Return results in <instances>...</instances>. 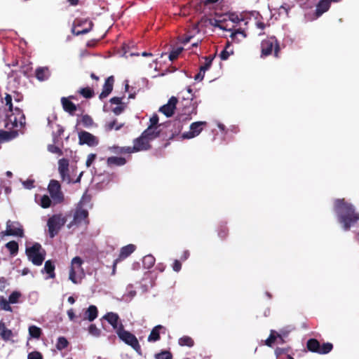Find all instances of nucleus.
Segmentation results:
<instances>
[{
    "label": "nucleus",
    "mask_w": 359,
    "mask_h": 359,
    "mask_svg": "<svg viewBox=\"0 0 359 359\" xmlns=\"http://www.w3.org/2000/svg\"><path fill=\"white\" fill-rule=\"evenodd\" d=\"M126 107V104H120L112 109V111L115 115H119L125 110Z\"/></svg>",
    "instance_id": "nucleus-52"
},
{
    "label": "nucleus",
    "mask_w": 359,
    "mask_h": 359,
    "mask_svg": "<svg viewBox=\"0 0 359 359\" xmlns=\"http://www.w3.org/2000/svg\"><path fill=\"white\" fill-rule=\"evenodd\" d=\"M177 102V98L172 96L169 99L167 104L160 107L159 111L163 113L167 117H170L174 114Z\"/></svg>",
    "instance_id": "nucleus-17"
},
{
    "label": "nucleus",
    "mask_w": 359,
    "mask_h": 359,
    "mask_svg": "<svg viewBox=\"0 0 359 359\" xmlns=\"http://www.w3.org/2000/svg\"><path fill=\"white\" fill-rule=\"evenodd\" d=\"M2 236H15L19 237H23L24 231L22 226L19 222H11L8 220L6 222V229L4 231H1Z\"/></svg>",
    "instance_id": "nucleus-12"
},
{
    "label": "nucleus",
    "mask_w": 359,
    "mask_h": 359,
    "mask_svg": "<svg viewBox=\"0 0 359 359\" xmlns=\"http://www.w3.org/2000/svg\"><path fill=\"white\" fill-rule=\"evenodd\" d=\"M5 104L8 107V111L11 112V114H8L7 116L9 117L11 121L13 123V125L18 126L19 123L20 126L25 125V116L23 114L22 111L18 107H15L13 110V104H12V97L11 95L6 93L4 97Z\"/></svg>",
    "instance_id": "nucleus-3"
},
{
    "label": "nucleus",
    "mask_w": 359,
    "mask_h": 359,
    "mask_svg": "<svg viewBox=\"0 0 359 359\" xmlns=\"http://www.w3.org/2000/svg\"><path fill=\"white\" fill-rule=\"evenodd\" d=\"M66 219L62 215H54L50 217L47 222L48 233L50 238L55 237L60 228L65 225Z\"/></svg>",
    "instance_id": "nucleus-8"
},
{
    "label": "nucleus",
    "mask_w": 359,
    "mask_h": 359,
    "mask_svg": "<svg viewBox=\"0 0 359 359\" xmlns=\"http://www.w3.org/2000/svg\"><path fill=\"white\" fill-rule=\"evenodd\" d=\"M217 234L218 236L222 240L225 239L228 236L229 229L226 224H221L219 226L217 229Z\"/></svg>",
    "instance_id": "nucleus-38"
},
{
    "label": "nucleus",
    "mask_w": 359,
    "mask_h": 359,
    "mask_svg": "<svg viewBox=\"0 0 359 359\" xmlns=\"http://www.w3.org/2000/svg\"><path fill=\"white\" fill-rule=\"evenodd\" d=\"M155 257L151 255H147L143 257L142 264L144 268L150 269L155 264Z\"/></svg>",
    "instance_id": "nucleus-33"
},
{
    "label": "nucleus",
    "mask_w": 359,
    "mask_h": 359,
    "mask_svg": "<svg viewBox=\"0 0 359 359\" xmlns=\"http://www.w3.org/2000/svg\"><path fill=\"white\" fill-rule=\"evenodd\" d=\"M215 55L204 57L205 63L200 67L201 72H206L210 67Z\"/></svg>",
    "instance_id": "nucleus-36"
},
{
    "label": "nucleus",
    "mask_w": 359,
    "mask_h": 359,
    "mask_svg": "<svg viewBox=\"0 0 359 359\" xmlns=\"http://www.w3.org/2000/svg\"><path fill=\"white\" fill-rule=\"evenodd\" d=\"M33 182H34L33 181L27 180L24 184L27 189H31L34 187Z\"/></svg>",
    "instance_id": "nucleus-64"
},
{
    "label": "nucleus",
    "mask_w": 359,
    "mask_h": 359,
    "mask_svg": "<svg viewBox=\"0 0 359 359\" xmlns=\"http://www.w3.org/2000/svg\"><path fill=\"white\" fill-rule=\"evenodd\" d=\"M237 34H241L243 37H246V34L245 31L241 28L236 29L235 31L232 32L231 34V37L234 38Z\"/></svg>",
    "instance_id": "nucleus-58"
},
{
    "label": "nucleus",
    "mask_w": 359,
    "mask_h": 359,
    "mask_svg": "<svg viewBox=\"0 0 359 359\" xmlns=\"http://www.w3.org/2000/svg\"><path fill=\"white\" fill-rule=\"evenodd\" d=\"M88 332L90 334L98 337L100 334V330L95 324H91L88 327Z\"/></svg>",
    "instance_id": "nucleus-51"
},
{
    "label": "nucleus",
    "mask_w": 359,
    "mask_h": 359,
    "mask_svg": "<svg viewBox=\"0 0 359 359\" xmlns=\"http://www.w3.org/2000/svg\"><path fill=\"white\" fill-rule=\"evenodd\" d=\"M280 337V334L275 330H271L269 337L265 341V344L267 346L271 347L275 343L276 340Z\"/></svg>",
    "instance_id": "nucleus-32"
},
{
    "label": "nucleus",
    "mask_w": 359,
    "mask_h": 359,
    "mask_svg": "<svg viewBox=\"0 0 359 359\" xmlns=\"http://www.w3.org/2000/svg\"><path fill=\"white\" fill-rule=\"evenodd\" d=\"M2 308L6 310V311H11V307L10 306L9 304H11L9 302V301H6V299H2Z\"/></svg>",
    "instance_id": "nucleus-61"
},
{
    "label": "nucleus",
    "mask_w": 359,
    "mask_h": 359,
    "mask_svg": "<svg viewBox=\"0 0 359 359\" xmlns=\"http://www.w3.org/2000/svg\"><path fill=\"white\" fill-rule=\"evenodd\" d=\"M58 171L62 180L67 182H71L69 174V160L67 158H61L58 161Z\"/></svg>",
    "instance_id": "nucleus-18"
},
{
    "label": "nucleus",
    "mask_w": 359,
    "mask_h": 359,
    "mask_svg": "<svg viewBox=\"0 0 359 359\" xmlns=\"http://www.w3.org/2000/svg\"><path fill=\"white\" fill-rule=\"evenodd\" d=\"M114 152L118 154H131L135 153L133 151V147H115Z\"/></svg>",
    "instance_id": "nucleus-43"
},
{
    "label": "nucleus",
    "mask_w": 359,
    "mask_h": 359,
    "mask_svg": "<svg viewBox=\"0 0 359 359\" xmlns=\"http://www.w3.org/2000/svg\"><path fill=\"white\" fill-rule=\"evenodd\" d=\"M48 149L51 153L57 154L59 155L62 154V150L58 147H57L55 145H53V144L48 145Z\"/></svg>",
    "instance_id": "nucleus-53"
},
{
    "label": "nucleus",
    "mask_w": 359,
    "mask_h": 359,
    "mask_svg": "<svg viewBox=\"0 0 359 359\" xmlns=\"http://www.w3.org/2000/svg\"><path fill=\"white\" fill-rule=\"evenodd\" d=\"M61 104L63 109L69 114L73 115L76 111V105L67 97H63L61 98Z\"/></svg>",
    "instance_id": "nucleus-22"
},
{
    "label": "nucleus",
    "mask_w": 359,
    "mask_h": 359,
    "mask_svg": "<svg viewBox=\"0 0 359 359\" xmlns=\"http://www.w3.org/2000/svg\"><path fill=\"white\" fill-rule=\"evenodd\" d=\"M275 355L277 359H286L287 356H292V348L290 346L285 348L277 347L275 349Z\"/></svg>",
    "instance_id": "nucleus-26"
},
{
    "label": "nucleus",
    "mask_w": 359,
    "mask_h": 359,
    "mask_svg": "<svg viewBox=\"0 0 359 359\" xmlns=\"http://www.w3.org/2000/svg\"><path fill=\"white\" fill-rule=\"evenodd\" d=\"M334 210L338 215L339 222L345 231L356 224L359 220V213L355 211L353 205L345 201L344 198L334 201Z\"/></svg>",
    "instance_id": "nucleus-1"
},
{
    "label": "nucleus",
    "mask_w": 359,
    "mask_h": 359,
    "mask_svg": "<svg viewBox=\"0 0 359 359\" xmlns=\"http://www.w3.org/2000/svg\"><path fill=\"white\" fill-rule=\"evenodd\" d=\"M79 143L81 145L87 144L89 147H95L99 143V140L93 134L83 130L79 133Z\"/></svg>",
    "instance_id": "nucleus-15"
},
{
    "label": "nucleus",
    "mask_w": 359,
    "mask_h": 359,
    "mask_svg": "<svg viewBox=\"0 0 359 359\" xmlns=\"http://www.w3.org/2000/svg\"><path fill=\"white\" fill-rule=\"evenodd\" d=\"M178 343L181 346H187L189 347H192L194 344V340L189 336H183L182 337L180 338Z\"/></svg>",
    "instance_id": "nucleus-37"
},
{
    "label": "nucleus",
    "mask_w": 359,
    "mask_h": 359,
    "mask_svg": "<svg viewBox=\"0 0 359 359\" xmlns=\"http://www.w3.org/2000/svg\"><path fill=\"white\" fill-rule=\"evenodd\" d=\"M78 93L86 99L92 98L95 95L93 89L90 87L81 88L78 90Z\"/></svg>",
    "instance_id": "nucleus-34"
},
{
    "label": "nucleus",
    "mask_w": 359,
    "mask_h": 359,
    "mask_svg": "<svg viewBox=\"0 0 359 359\" xmlns=\"http://www.w3.org/2000/svg\"><path fill=\"white\" fill-rule=\"evenodd\" d=\"M116 332L121 341L130 346L137 353H141V346L137 337L129 331L126 330L122 323L119 325Z\"/></svg>",
    "instance_id": "nucleus-4"
},
{
    "label": "nucleus",
    "mask_w": 359,
    "mask_h": 359,
    "mask_svg": "<svg viewBox=\"0 0 359 359\" xmlns=\"http://www.w3.org/2000/svg\"><path fill=\"white\" fill-rule=\"evenodd\" d=\"M67 316H68V317H69L70 320H72V321H74L75 320L76 315L74 313V311L73 309H69L67 311Z\"/></svg>",
    "instance_id": "nucleus-60"
},
{
    "label": "nucleus",
    "mask_w": 359,
    "mask_h": 359,
    "mask_svg": "<svg viewBox=\"0 0 359 359\" xmlns=\"http://www.w3.org/2000/svg\"><path fill=\"white\" fill-rule=\"evenodd\" d=\"M341 0H320L316 5V15L320 17L324 13L327 12L330 7L331 2H339Z\"/></svg>",
    "instance_id": "nucleus-21"
},
{
    "label": "nucleus",
    "mask_w": 359,
    "mask_h": 359,
    "mask_svg": "<svg viewBox=\"0 0 359 359\" xmlns=\"http://www.w3.org/2000/svg\"><path fill=\"white\" fill-rule=\"evenodd\" d=\"M25 252L29 260L36 266L41 265L45 259V251L42 250L39 243H35L32 246L27 248Z\"/></svg>",
    "instance_id": "nucleus-6"
},
{
    "label": "nucleus",
    "mask_w": 359,
    "mask_h": 359,
    "mask_svg": "<svg viewBox=\"0 0 359 359\" xmlns=\"http://www.w3.org/2000/svg\"><path fill=\"white\" fill-rule=\"evenodd\" d=\"M96 158V154H90L88 156V158H87V160H86V165L87 167H90L92 163H93V161L95 160Z\"/></svg>",
    "instance_id": "nucleus-56"
},
{
    "label": "nucleus",
    "mask_w": 359,
    "mask_h": 359,
    "mask_svg": "<svg viewBox=\"0 0 359 359\" xmlns=\"http://www.w3.org/2000/svg\"><path fill=\"white\" fill-rule=\"evenodd\" d=\"M189 256V252L188 250H185L183 252V254L181 257L182 260H186Z\"/></svg>",
    "instance_id": "nucleus-63"
},
{
    "label": "nucleus",
    "mask_w": 359,
    "mask_h": 359,
    "mask_svg": "<svg viewBox=\"0 0 359 359\" xmlns=\"http://www.w3.org/2000/svg\"><path fill=\"white\" fill-rule=\"evenodd\" d=\"M81 121L83 126L86 128H89L92 126L93 124V118L88 114L83 115L81 118Z\"/></svg>",
    "instance_id": "nucleus-44"
},
{
    "label": "nucleus",
    "mask_w": 359,
    "mask_h": 359,
    "mask_svg": "<svg viewBox=\"0 0 359 359\" xmlns=\"http://www.w3.org/2000/svg\"><path fill=\"white\" fill-rule=\"evenodd\" d=\"M88 223V211L81 207H78L74 213L73 220L69 224L68 227L80 226L83 224L87 225Z\"/></svg>",
    "instance_id": "nucleus-11"
},
{
    "label": "nucleus",
    "mask_w": 359,
    "mask_h": 359,
    "mask_svg": "<svg viewBox=\"0 0 359 359\" xmlns=\"http://www.w3.org/2000/svg\"><path fill=\"white\" fill-rule=\"evenodd\" d=\"M114 83V77L113 76H109L104 82V84L102 88V90L99 95V98L100 100H103L108 97V95L111 93L113 90V86Z\"/></svg>",
    "instance_id": "nucleus-19"
},
{
    "label": "nucleus",
    "mask_w": 359,
    "mask_h": 359,
    "mask_svg": "<svg viewBox=\"0 0 359 359\" xmlns=\"http://www.w3.org/2000/svg\"><path fill=\"white\" fill-rule=\"evenodd\" d=\"M123 125L120 124L118 126H116V120H114L109 123H107L106 124V130H111L112 129L115 128L116 130L121 129L122 128Z\"/></svg>",
    "instance_id": "nucleus-50"
},
{
    "label": "nucleus",
    "mask_w": 359,
    "mask_h": 359,
    "mask_svg": "<svg viewBox=\"0 0 359 359\" xmlns=\"http://www.w3.org/2000/svg\"><path fill=\"white\" fill-rule=\"evenodd\" d=\"M6 248L9 250L11 255L15 256L18 254L19 250L18 243L15 241H9L6 244Z\"/></svg>",
    "instance_id": "nucleus-35"
},
{
    "label": "nucleus",
    "mask_w": 359,
    "mask_h": 359,
    "mask_svg": "<svg viewBox=\"0 0 359 359\" xmlns=\"http://www.w3.org/2000/svg\"><path fill=\"white\" fill-rule=\"evenodd\" d=\"M36 78L40 81H43L47 80L50 76V72L48 67H39L35 72Z\"/></svg>",
    "instance_id": "nucleus-27"
},
{
    "label": "nucleus",
    "mask_w": 359,
    "mask_h": 359,
    "mask_svg": "<svg viewBox=\"0 0 359 359\" xmlns=\"http://www.w3.org/2000/svg\"><path fill=\"white\" fill-rule=\"evenodd\" d=\"M48 191L55 203H60L64 201V195L58 181L51 180L48 187Z\"/></svg>",
    "instance_id": "nucleus-10"
},
{
    "label": "nucleus",
    "mask_w": 359,
    "mask_h": 359,
    "mask_svg": "<svg viewBox=\"0 0 359 359\" xmlns=\"http://www.w3.org/2000/svg\"><path fill=\"white\" fill-rule=\"evenodd\" d=\"M40 205L43 208H48L51 205V199L47 195H43L40 200Z\"/></svg>",
    "instance_id": "nucleus-45"
},
{
    "label": "nucleus",
    "mask_w": 359,
    "mask_h": 359,
    "mask_svg": "<svg viewBox=\"0 0 359 359\" xmlns=\"http://www.w3.org/2000/svg\"><path fill=\"white\" fill-rule=\"evenodd\" d=\"M135 249L136 246L133 244H128L121 248L118 257L113 263L112 274H115L117 264L129 257L135 250Z\"/></svg>",
    "instance_id": "nucleus-13"
},
{
    "label": "nucleus",
    "mask_w": 359,
    "mask_h": 359,
    "mask_svg": "<svg viewBox=\"0 0 359 359\" xmlns=\"http://www.w3.org/2000/svg\"><path fill=\"white\" fill-rule=\"evenodd\" d=\"M229 46V43H228L226 48L220 53L219 57L221 60H226L229 58L230 55V53L226 50V48Z\"/></svg>",
    "instance_id": "nucleus-55"
},
{
    "label": "nucleus",
    "mask_w": 359,
    "mask_h": 359,
    "mask_svg": "<svg viewBox=\"0 0 359 359\" xmlns=\"http://www.w3.org/2000/svg\"><path fill=\"white\" fill-rule=\"evenodd\" d=\"M21 294L19 292L14 291L8 297V301L11 304H15L18 302Z\"/></svg>",
    "instance_id": "nucleus-48"
},
{
    "label": "nucleus",
    "mask_w": 359,
    "mask_h": 359,
    "mask_svg": "<svg viewBox=\"0 0 359 359\" xmlns=\"http://www.w3.org/2000/svg\"><path fill=\"white\" fill-rule=\"evenodd\" d=\"M154 358L156 359H172V355L169 351H162L156 353Z\"/></svg>",
    "instance_id": "nucleus-42"
},
{
    "label": "nucleus",
    "mask_w": 359,
    "mask_h": 359,
    "mask_svg": "<svg viewBox=\"0 0 359 359\" xmlns=\"http://www.w3.org/2000/svg\"><path fill=\"white\" fill-rule=\"evenodd\" d=\"M112 327L114 329L117 330L118 328V324L119 321V316L117 313L113 312H109L105 314L103 317Z\"/></svg>",
    "instance_id": "nucleus-23"
},
{
    "label": "nucleus",
    "mask_w": 359,
    "mask_h": 359,
    "mask_svg": "<svg viewBox=\"0 0 359 359\" xmlns=\"http://www.w3.org/2000/svg\"><path fill=\"white\" fill-rule=\"evenodd\" d=\"M0 337L4 341H8L13 337L11 330L6 327V324L3 321H0Z\"/></svg>",
    "instance_id": "nucleus-24"
},
{
    "label": "nucleus",
    "mask_w": 359,
    "mask_h": 359,
    "mask_svg": "<svg viewBox=\"0 0 359 359\" xmlns=\"http://www.w3.org/2000/svg\"><path fill=\"white\" fill-rule=\"evenodd\" d=\"M69 345V342L67 339L64 337H60L57 339V341L56 344V348L59 351H62L65 348H66Z\"/></svg>",
    "instance_id": "nucleus-39"
},
{
    "label": "nucleus",
    "mask_w": 359,
    "mask_h": 359,
    "mask_svg": "<svg viewBox=\"0 0 359 359\" xmlns=\"http://www.w3.org/2000/svg\"><path fill=\"white\" fill-rule=\"evenodd\" d=\"M18 135V130H11V131H6V130H0V143L10 141L15 137H17Z\"/></svg>",
    "instance_id": "nucleus-25"
},
{
    "label": "nucleus",
    "mask_w": 359,
    "mask_h": 359,
    "mask_svg": "<svg viewBox=\"0 0 359 359\" xmlns=\"http://www.w3.org/2000/svg\"><path fill=\"white\" fill-rule=\"evenodd\" d=\"M182 125L180 121H170L165 123L163 128L149 126L142 134L151 142L158 137L163 140H172L175 136L178 135L182 130Z\"/></svg>",
    "instance_id": "nucleus-2"
},
{
    "label": "nucleus",
    "mask_w": 359,
    "mask_h": 359,
    "mask_svg": "<svg viewBox=\"0 0 359 359\" xmlns=\"http://www.w3.org/2000/svg\"><path fill=\"white\" fill-rule=\"evenodd\" d=\"M333 348L332 344L330 342L324 343L323 345H320V348H319L318 354H327L330 353Z\"/></svg>",
    "instance_id": "nucleus-41"
},
{
    "label": "nucleus",
    "mask_w": 359,
    "mask_h": 359,
    "mask_svg": "<svg viewBox=\"0 0 359 359\" xmlns=\"http://www.w3.org/2000/svg\"><path fill=\"white\" fill-rule=\"evenodd\" d=\"M306 348L311 352L318 353L320 344L316 339H310L306 342Z\"/></svg>",
    "instance_id": "nucleus-31"
},
{
    "label": "nucleus",
    "mask_w": 359,
    "mask_h": 359,
    "mask_svg": "<svg viewBox=\"0 0 359 359\" xmlns=\"http://www.w3.org/2000/svg\"><path fill=\"white\" fill-rule=\"evenodd\" d=\"M27 359H43V355L39 351H32L28 354Z\"/></svg>",
    "instance_id": "nucleus-54"
},
{
    "label": "nucleus",
    "mask_w": 359,
    "mask_h": 359,
    "mask_svg": "<svg viewBox=\"0 0 359 359\" xmlns=\"http://www.w3.org/2000/svg\"><path fill=\"white\" fill-rule=\"evenodd\" d=\"M98 315V311L95 306L90 305L85 312L86 318L89 321H93Z\"/></svg>",
    "instance_id": "nucleus-28"
},
{
    "label": "nucleus",
    "mask_w": 359,
    "mask_h": 359,
    "mask_svg": "<svg viewBox=\"0 0 359 359\" xmlns=\"http://www.w3.org/2000/svg\"><path fill=\"white\" fill-rule=\"evenodd\" d=\"M201 21L204 22L205 23H208L210 25L218 27L221 26V20H217L215 18H202Z\"/></svg>",
    "instance_id": "nucleus-46"
},
{
    "label": "nucleus",
    "mask_w": 359,
    "mask_h": 359,
    "mask_svg": "<svg viewBox=\"0 0 359 359\" xmlns=\"http://www.w3.org/2000/svg\"><path fill=\"white\" fill-rule=\"evenodd\" d=\"M55 264L51 260H48L45 262L44 268L42 272L45 271L48 274V278H54L55 277Z\"/></svg>",
    "instance_id": "nucleus-29"
},
{
    "label": "nucleus",
    "mask_w": 359,
    "mask_h": 359,
    "mask_svg": "<svg viewBox=\"0 0 359 359\" xmlns=\"http://www.w3.org/2000/svg\"><path fill=\"white\" fill-rule=\"evenodd\" d=\"M94 26L88 18H76L73 22L72 32L76 36L83 35L90 32Z\"/></svg>",
    "instance_id": "nucleus-7"
},
{
    "label": "nucleus",
    "mask_w": 359,
    "mask_h": 359,
    "mask_svg": "<svg viewBox=\"0 0 359 359\" xmlns=\"http://www.w3.org/2000/svg\"><path fill=\"white\" fill-rule=\"evenodd\" d=\"M29 334L32 337L39 339L41 334V330L35 325H32L29 327Z\"/></svg>",
    "instance_id": "nucleus-40"
},
{
    "label": "nucleus",
    "mask_w": 359,
    "mask_h": 359,
    "mask_svg": "<svg viewBox=\"0 0 359 359\" xmlns=\"http://www.w3.org/2000/svg\"><path fill=\"white\" fill-rule=\"evenodd\" d=\"M107 162L109 166H121L126 163V160L123 157L111 156L107 158Z\"/></svg>",
    "instance_id": "nucleus-30"
},
{
    "label": "nucleus",
    "mask_w": 359,
    "mask_h": 359,
    "mask_svg": "<svg viewBox=\"0 0 359 359\" xmlns=\"http://www.w3.org/2000/svg\"><path fill=\"white\" fill-rule=\"evenodd\" d=\"M122 99H123L122 97H113L110 99L109 102L112 104L120 105V104H125L124 102H122Z\"/></svg>",
    "instance_id": "nucleus-57"
},
{
    "label": "nucleus",
    "mask_w": 359,
    "mask_h": 359,
    "mask_svg": "<svg viewBox=\"0 0 359 359\" xmlns=\"http://www.w3.org/2000/svg\"><path fill=\"white\" fill-rule=\"evenodd\" d=\"M83 263V261L80 257H75L72 259L69 279L74 284L79 283L76 278L77 274L80 273L84 275V271L82 268Z\"/></svg>",
    "instance_id": "nucleus-9"
},
{
    "label": "nucleus",
    "mask_w": 359,
    "mask_h": 359,
    "mask_svg": "<svg viewBox=\"0 0 359 359\" xmlns=\"http://www.w3.org/2000/svg\"><path fill=\"white\" fill-rule=\"evenodd\" d=\"M166 331V328L161 325H158L155 326L151 331L149 335L148 336L147 340L149 342H156L161 339L160 334H165Z\"/></svg>",
    "instance_id": "nucleus-20"
},
{
    "label": "nucleus",
    "mask_w": 359,
    "mask_h": 359,
    "mask_svg": "<svg viewBox=\"0 0 359 359\" xmlns=\"http://www.w3.org/2000/svg\"><path fill=\"white\" fill-rule=\"evenodd\" d=\"M205 72H200L194 76V79L196 81H201L203 79Z\"/></svg>",
    "instance_id": "nucleus-62"
},
{
    "label": "nucleus",
    "mask_w": 359,
    "mask_h": 359,
    "mask_svg": "<svg viewBox=\"0 0 359 359\" xmlns=\"http://www.w3.org/2000/svg\"><path fill=\"white\" fill-rule=\"evenodd\" d=\"M133 147L135 152L147 151L151 148L150 141L142 133L133 140Z\"/></svg>",
    "instance_id": "nucleus-16"
},
{
    "label": "nucleus",
    "mask_w": 359,
    "mask_h": 359,
    "mask_svg": "<svg viewBox=\"0 0 359 359\" xmlns=\"http://www.w3.org/2000/svg\"><path fill=\"white\" fill-rule=\"evenodd\" d=\"M158 121H159V118H158V116L157 114H154L149 119V126H154V127H161V128H163L164 124H159L158 123Z\"/></svg>",
    "instance_id": "nucleus-47"
},
{
    "label": "nucleus",
    "mask_w": 359,
    "mask_h": 359,
    "mask_svg": "<svg viewBox=\"0 0 359 359\" xmlns=\"http://www.w3.org/2000/svg\"><path fill=\"white\" fill-rule=\"evenodd\" d=\"M181 268H182L181 262L179 260L175 259L172 264V269L175 271L178 272L181 270Z\"/></svg>",
    "instance_id": "nucleus-59"
},
{
    "label": "nucleus",
    "mask_w": 359,
    "mask_h": 359,
    "mask_svg": "<svg viewBox=\"0 0 359 359\" xmlns=\"http://www.w3.org/2000/svg\"><path fill=\"white\" fill-rule=\"evenodd\" d=\"M182 51V48H177L175 50H172L169 54V59L170 61H173L178 57Z\"/></svg>",
    "instance_id": "nucleus-49"
},
{
    "label": "nucleus",
    "mask_w": 359,
    "mask_h": 359,
    "mask_svg": "<svg viewBox=\"0 0 359 359\" xmlns=\"http://www.w3.org/2000/svg\"><path fill=\"white\" fill-rule=\"evenodd\" d=\"M273 51L274 56L279 57L280 46L276 38L272 36L263 40L261 43V57H267L271 55Z\"/></svg>",
    "instance_id": "nucleus-5"
},
{
    "label": "nucleus",
    "mask_w": 359,
    "mask_h": 359,
    "mask_svg": "<svg viewBox=\"0 0 359 359\" xmlns=\"http://www.w3.org/2000/svg\"><path fill=\"white\" fill-rule=\"evenodd\" d=\"M207 126L205 121H196L190 125V130L182 134L184 139H191L198 136L203 130V127Z\"/></svg>",
    "instance_id": "nucleus-14"
}]
</instances>
